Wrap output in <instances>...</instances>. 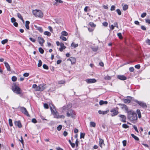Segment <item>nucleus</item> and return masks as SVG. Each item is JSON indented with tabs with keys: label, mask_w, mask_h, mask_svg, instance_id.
Masks as SVG:
<instances>
[{
	"label": "nucleus",
	"mask_w": 150,
	"mask_h": 150,
	"mask_svg": "<svg viewBox=\"0 0 150 150\" xmlns=\"http://www.w3.org/2000/svg\"><path fill=\"white\" fill-rule=\"evenodd\" d=\"M146 15V13H143L141 15V17L142 18H144L145 17Z\"/></svg>",
	"instance_id": "6e6d98bb"
},
{
	"label": "nucleus",
	"mask_w": 150,
	"mask_h": 150,
	"mask_svg": "<svg viewBox=\"0 0 150 150\" xmlns=\"http://www.w3.org/2000/svg\"><path fill=\"white\" fill-rule=\"evenodd\" d=\"M85 81L88 83H93L96 82V80L94 79H87Z\"/></svg>",
	"instance_id": "9b49d317"
},
{
	"label": "nucleus",
	"mask_w": 150,
	"mask_h": 150,
	"mask_svg": "<svg viewBox=\"0 0 150 150\" xmlns=\"http://www.w3.org/2000/svg\"><path fill=\"white\" fill-rule=\"evenodd\" d=\"M42 65V62L41 60H39L38 66V67H40Z\"/></svg>",
	"instance_id": "f704fd0d"
},
{
	"label": "nucleus",
	"mask_w": 150,
	"mask_h": 150,
	"mask_svg": "<svg viewBox=\"0 0 150 150\" xmlns=\"http://www.w3.org/2000/svg\"><path fill=\"white\" fill-rule=\"evenodd\" d=\"M85 134L84 133H81L80 138H84Z\"/></svg>",
	"instance_id": "473e14b6"
},
{
	"label": "nucleus",
	"mask_w": 150,
	"mask_h": 150,
	"mask_svg": "<svg viewBox=\"0 0 150 150\" xmlns=\"http://www.w3.org/2000/svg\"><path fill=\"white\" fill-rule=\"evenodd\" d=\"M99 146L101 147V148H102L103 146H104L105 144L104 143V141L103 140L101 139H99Z\"/></svg>",
	"instance_id": "6ab92c4d"
},
{
	"label": "nucleus",
	"mask_w": 150,
	"mask_h": 150,
	"mask_svg": "<svg viewBox=\"0 0 150 150\" xmlns=\"http://www.w3.org/2000/svg\"><path fill=\"white\" fill-rule=\"evenodd\" d=\"M30 40L32 42H35L36 40L35 39L33 38H32L30 37L29 38Z\"/></svg>",
	"instance_id": "4d7b16f0"
},
{
	"label": "nucleus",
	"mask_w": 150,
	"mask_h": 150,
	"mask_svg": "<svg viewBox=\"0 0 150 150\" xmlns=\"http://www.w3.org/2000/svg\"><path fill=\"white\" fill-rule=\"evenodd\" d=\"M134 101L137 103L139 105L142 106L143 108H146L147 106L145 103L142 101H139L137 100H135Z\"/></svg>",
	"instance_id": "0eeeda50"
},
{
	"label": "nucleus",
	"mask_w": 150,
	"mask_h": 150,
	"mask_svg": "<svg viewBox=\"0 0 150 150\" xmlns=\"http://www.w3.org/2000/svg\"><path fill=\"white\" fill-rule=\"evenodd\" d=\"M118 105L120 106H123L124 108L127 112V111H128V108L125 105L121 103H119Z\"/></svg>",
	"instance_id": "4be33fe9"
},
{
	"label": "nucleus",
	"mask_w": 150,
	"mask_h": 150,
	"mask_svg": "<svg viewBox=\"0 0 150 150\" xmlns=\"http://www.w3.org/2000/svg\"><path fill=\"white\" fill-rule=\"evenodd\" d=\"M78 46V44H75L74 42H73L71 45V46L72 47H74V48H75L77 47Z\"/></svg>",
	"instance_id": "a878e982"
},
{
	"label": "nucleus",
	"mask_w": 150,
	"mask_h": 150,
	"mask_svg": "<svg viewBox=\"0 0 150 150\" xmlns=\"http://www.w3.org/2000/svg\"><path fill=\"white\" fill-rule=\"evenodd\" d=\"M115 9V6L114 5H112L110 8V10L111 11H114Z\"/></svg>",
	"instance_id": "bf43d9fd"
},
{
	"label": "nucleus",
	"mask_w": 150,
	"mask_h": 150,
	"mask_svg": "<svg viewBox=\"0 0 150 150\" xmlns=\"http://www.w3.org/2000/svg\"><path fill=\"white\" fill-rule=\"evenodd\" d=\"M67 116L68 117H69L71 116L73 117V111L72 110H70L68 111L67 113Z\"/></svg>",
	"instance_id": "f8f14e48"
},
{
	"label": "nucleus",
	"mask_w": 150,
	"mask_h": 150,
	"mask_svg": "<svg viewBox=\"0 0 150 150\" xmlns=\"http://www.w3.org/2000/svg\"><path fill=\"white\" fill-rule=\"evenodd\" d=\"M137 111L138 116L139 118H140L141 117V115L140 110H137Z\"/></svg>",
	"instance_id": "c85d7f7f"
},
{
	"label": "nucleus",
	"mask_w": 150,
	"mask_h": 150,
	"mask_svg": "<svg viewBox=\"0 0 150 150\" xmlns=\"http://www.w3.org/2000/svg\"><path fill=\"white\" fill-rule=\"evenodd\" d=\"M52 106H50V109L51 110V113L52 115H54V117L55 118L56 117V113L55 112L56 111V109L53 107V105H52Z\"/></svg>",
	"instance_id": "6e6552de"
},
{
	"label": "nucleus",
	"mask_w": 150,
	"mask_h": 150,
	"mask_svg": "<svg viewBox=\"0 0 150 150\" xmlns=\"http://www.w3.org/2000/svg\"><path fill=\"white\" fill-rule=\"evenodd\" d=\"M33 14L36 17H42L43 14L42 12L39 10H35L32 11Z\"/></svg>",
	"instance_id": "7ed1b4c3"
},
{
	"label": "nucleus",
	"mask_w": 150,
	"mask_h": 150,
	"mask_svg": "<svg viewBox=\"0 0 150 150\" xmlns=\"http://www.w3.org/2000/svg\"><path fill=\"white\" fill-rule=\"evenodd\" d=\"M96 124L95 122H90V126L91 127H95L96 126Z\"/></svg>",
	"instance_id": "bb28decb"
},
{
	"label": "nucleus",
	"mask_w": 150,
	"mask_h": 150,
	"mask_svg": "<svg viewBox=\"0 0 150 150\" xmlns=\"http://www.w3.org/2000/svg\"><path fill=\"white\" fill-rule=\"evenodd\" d=\"M44 107L45 109H48L49 108L48 105L47 103L44 104Z\"/></svg>",
	"instance_id": "603ef678"
},
{
	"label": "nucleus",
	"mask_w": 150,
	"mask_h": 150,
	"mask_svg": "<svg viewBox=\"0 0 150 150\" xmlns=\"http://www.w3.org/2000/svg\"><path fill=\"white\" fill-rule=\"evenodd\" d=\"M129 70L130 72H133L134 70V68L133 67H131L129 68Z\"/></svg>",
	"instance_id": "864d4df0"
},
{
	"label": "nucleus",
	"mask_w": 150,
	"mask_h": 150,
	"mask_svg": "<svg viewBox=\"0 0 150 150\" xmlns=\"http://www.w3.org/2000/svg\"><path fill=\"white\" fill-rule=\"evenodd\" d=\"M43 68L45 69H48V67L45 64H44L43 65Z\"/></svg>",
	"instance_id": "3c124183"
},
{
	"label": "nucleus",
	"mask_w": 150,
	"mask_h": 150,
	"mask_svg": "<svg viewBox=\"0 0 150 150\" xmlns=\"http://www.w3.org/2000/svg\"><path fill=\"white\" fill-rule=\"evenodd\" d=\"M11 20L12 23H14L16 21V19L13 17L12 18H11Z\"/></svg>",
	"instance_id": "0e129e2a"
},
{
	"label": "nucleus",
	"mask_w": 150,
	"mask_h": 150,
	"mask_svg": "<svg viewBox=\"0 0 150 150\" xmlns=\"http://www.w3.org/2000/svg\"><path fill=\"white\" fill-rule=\"evenodd\" d=\"M38 41L39 43L41 46H42L43 43L45 42V40L43 38L41 37H38Z\"/></svg>",
	"instance_id": "ddd939ff"
},
{
	"label": "nucleus",
	"mask_w": 150,
	"mask_h": 150,
	"mask_svg": "<svg viewBox=\"0 0 150 150\" xmlns=\"http://www.w3.org/2000/svg\"><path fill=\"white\" fill-rule=\"evenodd\" d=\"M65 117L63 115H58L57 116V118H64Z\"/></svg>",
	"instance_id": "09e8293b"
},
{
	"label": "nucleus",
	"mask_w": 150,
	"mask_h": 150,
	"mask_svg": "<svg viewBox=\"0 0 150 150\" xmlns=\"http://www.w3.org/2000/svg\"><path fill=\"white\" fill-rule=\"evenodd\" d=\"M34 26L36 28L37 30H38L40 32L42 33L43 32L42 28L41 27H38L36 25H35Z\"/></svg>",
	"instance_id": "aec40b11"
},
{
	"label": "nucleus",
	"mask_w": 150,
	"mask_h": 150,
	"mask_svg": "<svg viewBox=\"0 0 150 150\" xmlns=\"http://www.w3.org/2000/svg\"><path fill=\"white\" fill-rule=\"evenodd\" d=\"M128 118L130 120H136L137 119L136 113L132 110L127 111Z\"/></svg>",
	"instance_id": "f257e3e1"
},
{
	"label": "nucleus",
	"mask_w": 150,
	"mask_h": 150,
	"mask_svg": "<svg viewBox=\"0 0 150 150\" xmlns=\"http://www.w3.org/2000/svg\"><path fill=\"white\" fill-rule=\"evenodd\" d=\"M116 11L119 15H120L121 14V12L119 9H117Z\"/></svg>",
	"instance_id": "79ce46f5"
},
{
	"label": "nucleus",
	"mask_w": 150,
	"mask_h": 150,
	"mask_svg": "<svg viewBox=\"0 0 150 150\" xmlns=\"http://www.w3.org/2000/svg\"><path fill=\"white\" fill-rule=\"evenodd\" d=\"M8 41V40L7 39L1 41V43L2 44H4L6 43Z\"/></svg>",
	"instance_id": "37998d69"
},
{
	"label": "nucleus",
	"mask_w": 150,
	"mask_h": 150,
	"mask_svg": "<svg viewBox=\"0 0 150 150\" xmlns=\"http://www.w3.org/2000/svg\"><path fill=\"white\" fill-rule=\"evenodd\" d=\"M45 85L43 84H40L38 86L37 88L35 90L37 91H42L45 88Z\"/></svg>",
	"instance_id": "9d476101"
},
{
	"label": "nucleus",
	"mask_w": 150,
	"mask_h": 150,
	"mask_svg": "<svg viewBox=\"0 0 150 150\" xmlns=\"http://www.w3.org/2000/svg\"><path fill=\"white\" fill-rule=\"evenodd\" d=\"M108 102L107 101H103V100H101L99 102V104L100 105H102L104 104H108Z\"/></svg>",
	"instance_id": "b1692460"
},
{
	"label": "nucleus",
	"mask_w": 150,
	"mask_h": 150,
	"mask_svg": "<svg viewBox=\"0 0 150 150\" xmlns=\"http://www.w3.org/2000/svg\"><path fill=\"white\" fill-rule=\"evenodd\" d=\"M122 143L123 144V146H125L127 144V141L126 140H124L122 141Z\"/></svg>",
	"instance_id": "de8ad7c7"
},
{
	"label": "nucleus",
	"mask_w": 150,
	"mask_h": 150,
	"mask_svg": "<svg viewBox=\"0 0 150 150\" xmlns=\"http://www.w3.org/2000/svg\"><path fill=\"white\" fill-rule=\"evenodd\" d=\"M128 8V6L127 5H125L123 7V9L124 11L127 10Z\"/></svg>",
	"instance_id": "c9c22d12"
},
{
	"label": "nucleus",
	"mask_w": 150,
	"mask_h": 150,
	"mask_svg": "<svg viewBox=\"0 0 150 150\" xmlns=\"http://www.w3.org/2000/svg\"><path fill=\"white\" fill-rule=\"evenodd\" d=\"M30 23V22L28 21H26L25 22V26L26 29H29V24Z\"/></svg>",
	"instance_id": "5701e85b"
},
{
	"label": "nucleus",
	"mask_w": 150,
	"mask_h": 150,
	"mask_svg": "<svg viewBox=\"0 0 150 150\" xmlns=\"http://www.w3.org/2000/svg\"><path fill=\"white\" fill-rule=\"evenodd\" d=\"M133 127L137 132V133L139 132V131L138 130L137 127L136 125H134L133 126Z\"/></svg>",
	"instance_id": "49530a36"
},
{
	"label": "nucleus",
	"mask_w": 150,
	"mask_h": 150,
	"mask_svg": "<svg viewBox=\"0 0 150 150\" xmlns=\"http://www.w3.org/2000/svg\"><path fill=\"white\" fill-rule=\"evenodd\" d=\"M60 38L61 39L64 41H65L67 40V38L62 35H61L60 36Z\"/></svg>",
	"instance_id": "4c0bfd02"
},
{
	"label": "nucleus",
	"mask_w": 150,
	"mask_h": 150,
	"mask_svg": "<svg viewBox=\"0 0 150 150\" xmlns=\"http://www.w3.org/2000/svg\"><path fill=\"white\" fill-rule=\"evenodd\" d=\"M23 75L25 77H28L29 75V74L28 73H25Z\"/></svg>",
	"instance_id": "69168bd1"
},
{
	"label": "nucleus",
	"mask_w": 150,
	"mask_h": 150,
	"mask_svg": "<svg viewBox=\"0 0 150 150\" xmlns=\"http://www.w3.org/2000/svg\"><path fill=\"white\" fill-rule=\"evenodd\" d=\"M72 107V104L71 103H69L67 105L64 106L63 107V110H68Z\"/></svg>",
	"instance_id": "2eb2a0df"
},
{
	"label": "nucleus",
	"mask_w": 150,
	"mask_h": 150,
	"mask_svg": "<svg viewBox=\"0 0 150 150\" xmlns=\"http://www.w3.org/2000/svg\"><path fill=\"white\" fill-rule=\"evenodd\" d=\"M89 24L92 27H95L96 26V25L93 22H90Z\"/></svg>",
	"instance_id": "2f4dec72"
},
{
	"label": "nucleus",
	"mask_w": 150,
	"mask_h": 150,
	"mask_svg": "<svg viewBox=\"0 0 150 150\" xmlns=\"http://www.w3.org/2000/svg\"><path fill=\"white\" fill-rule=\"evenodd\" d=\"M119 116L121 118L120 121L121 122H126V117L125 115H120Z\"/></svg>",
	"instance_id": "dca6fc26"
},
{
	"label": "nucleus",
	"mask_w": 150,
	"mask_h": 150,
	"mask_svg": "<svg viewBox=\"0 0 150 150\" xmlns=\"http://www.w3.org/2000/svg\"><path fill=\"white\" fill-rule=\"evenodd\" d=\"M62 35H64L65 36H67L68 35V33L65 31H62L61 33Z\"/></svg>",
	"instance_id": "cd10ccee"
},
{
	"label": "nucleus",
	"mask_w": 150,
	"mask_h": 150,
	"mask_svg": "<svg viewBox=\"0 0 150 150\" xmlns=\"http://www.w3.org/2000/svg\"><path fill=\"white\" fill-rule=\"evenodd\" d=\"M117 77L120 80H125L127 79V77L123 75H118Z\"/></svg>",
	"instance_id": "f3484780"
},
{
	"label": "nucleus",
	"mask_w": 150,
	"mask_h": 150,
	"mask_svg": "<svg viewBox=\"0 0 150 150\" xmlns=\"http://www.w3.org/2000/svg\"><path fill=\"white\" fill-rule=\"evenodd\" d=\"M103 25L105 27H107L108 25V23L107 22H104L103 23Z\"/></svg>",
	"instance_id": "052dcab7"
},
{
	"label": "nucleus",
	"mask_w": 150,
	"mask_h": 150,
	"mask_svg": "<svg viewBox=\"0 0 150 150\" xmlns=\"http://www.w3.org/2000/svg\"><path fill=\"white\" fill-rule=\"evenodd\" d=\"M118 108L117 107L116 108H113L110 110V112L112 113L111 114L112 117L115 116L118 114Z\"/></svg>",
	"instance_id": "20e7f679"
},
{
	"label": "nucleus",
	"mask_w": 150,
	"mask_h": 150,
	"mask_svg": "<svg viewBox=\"0 0 150 150\" xmlns=\"http://www.w3.org/2000/svg\"><path fill=\"white\" fill-rule=\"evenodd\" d=\"M11 89L14 92L17 94H19L21 93L20 88L17 86L15 84H14L13 86L12 87Z\"/></svg>",
	"instance_id": "f03ea898"
},
{
	"label": "nucleus",
	"mask_w": 150,
	"mask_h": 150,
	"mask_svg": "<svg viewBox=\"0 0 150 150\" xmlns=\"http://www.w3.org/2000/svg\"><path fill=\"white\" fill-rule=\"evenodd\" d=\"M39 51L41 54H43L44 52V50L41 47L39 48Z\"/></svg>",
	"instance_id": "7c9ffc66"
},
{
	"label": "nucleus",
	"mask_w": 150,
	"mask_h": 150,
	"mask_svg": "<svg viewBox=\"0 0 150 150\" xmlns=\"http://www.w3.org/2000/svg\"><path fill=\"white\" fill-rule=\"evenodd\" d=\"M117 35L120 39H121L122 38V35L121 33H118L117 34Z\"/></svg>",
	"instance_id": "13d9d810"
},
{
	"label": "nucleus",
	"mask_w": 150,
	"mask_h": 150,
	"mask_svg": "<svg viewBox=\"0 0 150 150\" xmlns=\"http://www.w3.org/2000/svg\"><path fill=\"white\" fill-rule=\"evenodd\" d=\"M14 124L16 126H18L19 128H21L22 127L21 123L19 120L15 121L14 122Z\"/></svg>",
	"instance_id": "4468645a"
},
{
	"label": "nucleus",
	"mask_w": 150,
	"mask_h": 150,
	"mask_svg": "<svg viewBox=\"0 0 150 150\" xmlns=\"http://www.w3.org/2000/svg\"><path fill=\"white\" fill-rule=\"evenodd\" d=\"M44 34L47 35L48 36H50L51 35V33L48 31H45L44 33Z\"/></svg>",
	"instance_id": "c756f323"
},
{
	"label": "nucleus",
	"mask_w": 150,
	"mask_h": 150,
	"mask_svg": "<svg viewBox=\"0 0 150 150\" xmlns=\"http://www.w3.org/2000/svg\"><path fill=\"white\" fill-rule=\"evenodd\" d=\"M62 126L61 125H59L57 127V129L58 131H60L62 129Z\"/></svg>",
	"instance_id": "a19ab883"
},
{
	"label": "nucleus",
	"mask_w": 150,
	"mask_h": 150,
	"mask_svg": "<svg viewBox=\"0 0 150 150\" xmlns=\"http://www.w3.org/2000/svg\"><path fill=\"white\" fill-rule=\"evenodd\" d=\"M32 122H33L34 123H35L37 122V121L36 120L35 118H33L32 119Z\"/></svg>",
	"instance_id": "338daca9"
},
{
	"label": "nucleus",
	"mask_w": 150,
	"mask_h": 150,
	"mask_svg": "<svg viewBox=\"0 0 150 150\" xmlns=\"http://www.w3.org/2000/svg\"><path fill=\"white\" fill-rule=\"evenodd\" d=\"M122 127H123L124 128H129V126L127 125L126 124H123V125H122Z\"/></svg>",
	"instance_id": "8fccbe9b"
},
{
	"label": "nucleus",
	"mask_w": 150,
	"mask_h": 150,
	"mask_svg": "<svg viewBox=\"0 0 150 150\" xmlns=\"http://www.w3.org/2000/svg\"><path fill=\"white\" fill-rule=\"evenodd\" d=\"M59 25L60 27H61L62 26H63V24L62 23V21L61 20H59ZM57 23L59 24V23L57 22Z\"/></svg>",
	"instance_id": "a18cd8bd"
},
{
	"label": "nucleus",
	"mask_w": 150,
	"mask_h": 150,
	"mask_svg": "<svg viewBox=\"0 0 150 150\" xmlns=\"http://www.w3.org/2000/svg\"><path fill=\"white\" fill-rule=\"evenodd\" d=\"M20 109L21 111V112L23 113H24L25 115H26L28 117H29L30 115L28 114V112L26 109L23 107H20Z\"/></svg>",
	"instance_id": "39448f33"
},
{
	"label": "nucleus",
	"mask_w": 150,
	"mask_h": 150,
	"mask_svg": "<svg viewBox=\"0 0 150 150\" xmlns=\"http://www.w3.org/2000/svg\"><path fill=\"white\" fill-rule=\"evenodd\" d=\"M12 80L13 81H15L17 80V78L15 76H13L12 77Z\"/></svg>",
	"instance_id": "c03bdc74"
},
{
	"label": "nucleus",
	"mask_w": 150,
	"mask_h": 150,
	"mask_svg": "<svg viewBox=\"0 0 150 150\" xmlns=\"http://www.w3.org/2000/svg\"><path fill=\"white\" fill-rule=\"evenodd\" d=\"M91 49L93 51L96 52L98 50V47H92Z\"/></svg>",
	"instance_id": "72a5a7b5"
},
{
	"label": "nucleus",
	"mask_w": 150,
	"mask_h": 150,
	"mask_svg": "<svg viewBox=\"0 0 150 150\" xmlns=\"http://www.w3.org/2000/svg\"><path fill=\"white\" fill-rule=\"evenodd\" d=\"M9 124L10 126H13V124L12 122V120L11 119H9L8 120Z\"/></svg>",
	"instance_id": "ea45409f"
},
{
	"label": "nucleus",
	"mask_w": 150,
	"mask_h": 150,
	"mask_svg": "<svg viewBox=\"0 0 150 150\" xmlns=\"http://www.w3.org/2000/svg\"><path fill=\"white\" fill-rule=\"evenodd\" d=\"M146 42L149 45H150V40L147 39L146 40Z\"/></svg>",
	"instance_id": "774afa93"
},
{
	"label": "nucleus",
	"mask_w": 150,
	"mask_h": 150,
	"mask_svg": "<svg viewBox=\"0 0 150 150\" xmlns=\"http://www.w3.org/2000/svg\"><path fill=\"white\" fill-rule=\"evenodd\" d=\"M5 65L7 69V70L8 71H11V68L9 65L8 64V63L7 62H4Z\"/></svg>",
	"instance_id": "412c9836"
},
{
	"label": "nucleus",
	"mask_w": 150,
	"mask_h": 150,
	"mask_svg": "<svg viewBox=\"0 0 150 150\" xmlns=\"http://www.w3.org/2000/svg\"><path fill=\"white\" fill-rule=\"evenodd\" d=\"M17 16L20 19L22 20L23 19V17L19 13H17Z\"/></svg>",
	"instance_id": "e433bc0d"
},
{
	"label": "nucleus",
	"mask_w": 150,
	"mask_h": 150,
	"mask_svg": "<svg viewBox=\"0 0 150 150\" xmlns=\"http://www.w3.org/2000/svg\"><path fill=\"white\" fill-rule=\"evenodd\" d=\"M57 45L58 46L60 45V47L59 48V50L61 52L63 50L65 49L66 48V47L64 45V44L63 43H60L58 41H57Z\"/></svg>",
	"instance_id": "423d86ee"
},
{
	"label": "nucleus",
	"mask_w": 150,
	"mask_h": 150,
	"mask_svg": "<svg viewBox=\"0 0 150 150\" xmlns=\"http://www.w3.org/2000/svg\"><path fill=\"white\" fill-rule=\"evenodd\" d=\"M127 99H123L122 100L125 103H129L131 102V100L132 98V97L131 96H127Z\"/></svg>",
	"instance_id": "1a4fd4ad"
},
{
	"label": "nucleus",
	"mask_w": 150,
	"mask_h": 150,
	"mask_svg": "<svg viewBox=\"0 0 150 150\" xmlns=\"http://www.w3.org/2000/svg\"><path fill=\"white\" fill-rule=\"evenodd\" d=\"M69 60L71 61V64H74L76 62V59L74 57H71L70 58L67 59V60Z\"/></svg>",
	"instance_id": "a211bd4d"
},
{
	"label": "nucleus",
	"mask_w": 150,
	"mask_h": 150,
	"mask_svg": "<svg viewBox=\"0 0 150 150\" xmlns=\"http://www.w3.org/2000/svg\"><path fill=\"white\" fill-rule=\"evenodd\" d=\"M38 86L35 84H34L33 85L32 87L33 88H35V89L36 88H37Z\"/></svg>",
	"instance_id": "680f3d73"
},
{
	"label": "nucleus",
	"mask_w": 150,
	"mask_h": 150,
	"mask_svg": "<svg viewBox=\"0 0 150 150\" xmlns=\"http://www.w3.org/2000/svg\"><path fill=\"white\" fill-rule=\"evenodd\" d=\"M131 136L132 137L134 138L136 140L138 141L139 140V138L137 137L134 135L133 134H131Z\"/></svg>",
	"instance_id": "393cba45"
},
{
	"label": "nucleus",
	"mask_w": 150,
	"mask_h": 150,
	"mask_svg": "<svg viewBox=\"0 0 150 150\" xmlns=\"http://www.w3.org/2000/svg\"><path fill=\"white\" fill-rule=\"evenodd\" d=\"M111 79V77L107 75L104 77V79L106 80H109Z\"/></svg>",
	"instance_id": "58836bf2"
},
{
	"label": "nucleus",
	"mask_w": 150,
	"mask_h": 150,
	"mask_svg": "<svg viewBox=\"0 0 150 150\" xmlns=\"http://www.w3.org/2000/svg\"><path fill=\"white\" fill-rule=\"evenodd\" d=\"M109 112V110H108L106 111H103L102 114L103 115H105L107 114Z\"/></svg>",
	"instance_id": "5fc2aeb1"
},
{
	"label": "nucleus",
	"mask_w": 150,
	"mask_h": 150,
	"mask_svg": "<svg viewBox=\"0 0 150 150\" xmlns=\"http://www.w3.org/2000/svg\"><path fill=\"white\" fill-rule=\"evenodd\" d=\"M64 83L65 81H58V84H63Z\"/></svg>",
	"instance_id": "e2e57ef3"
}]
</instances>
